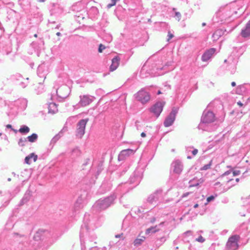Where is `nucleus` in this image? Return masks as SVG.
Instances as JSON below:
<instances>
[{"instance_id":"24","label":"nucleus","mask_w":250,"mask_h":250,"mask_svg":"<svg viewBox=\"0 0 250 250\" xmlns=\"http://www.w3.org/2000/svg\"><path fill=\"white\" fill-rule=\"evenodd\" d=\"M196 241L200 243H203L205 241V239L200 235L198 238L196 239Z\"/></svg>"},{"instance_id":"46","label":"nucleus","mask_w":250,"mask_h":250,"mask_svg":"<svg viewBox=\"0 0 250 250\" xmlns=\"http://www.w3.org/2000/svg\"><path fill=\"white\" fill-rule=\"evenodd\" d=\"M205 25H206V23H202V26H205Z\"/></svg>"},{"instance_id":"18","label":"nucleus","mask_w":250,"mask_h":250,"mask_svg":"<svg viewBox=\"0 0 250 250\" xmlns=\"http://www.w3.org/2000/svg\"><path fill=\"white\" fill-rule=\"evenodd\" d=\"M146 238L144 236H142L141 238H137L134 241V246L140 245L145 240Z\"/></svg>"},{"instance_id":"12","label":"nucleus","mask_w":250,"mask_h":250,"mask_svg":"<svg viewBox=\"0 0 250 250\" xmlns=\"http://www.w3.org/2000/svg\"><path fill=\"white\" fill-rule=\"evenodd\" d=\"M120 59L118 57H115L112 60V63L110 66L111 71L116 70L119 65Z\"/></svg>"},{"instance_id":"47","label":"nucleus","mask_w":250,"mask_h":250,"mask_svg":"<svg viewBox=\"0 0 250 250\" xmlns=\"http://www.w3.org/2000/svg\"><path fill=\"white\" fill-rule=\"evenodd\" d=\"M191 157H190V156H188V159H191Z\"/></svg>"},{"instance_id":"30","label":"nucleus","mask_w":250,"mask_h":250,"mask_svg":"<svg viewBox=\"0 0 250 250\" xmlns=\"http://www.w3.org/2000/svg\"><path fill=\"white\" fill-rule=\"evenodd\" d=\"M198 149H194L192 151V154L193 155H196L197 153H198Z\"/></svg>"},{"instance_id":"36","label":"nucleus","mask_w":250,"mask_h":250,"mask_svg":"<svg viewBox=\"0 0 250 250\" xmlns=\"http://www.w3.org/2000/svg\"><path fill=\"white\" fill-rule=\"evenodd\" d=\"M6 127L8 128H11L12 125H11L8 124L7 125H6Z\"/></svg>"},{"instance_id":"14","label":"nucleus","mask_w":250,"mask_h":250,"mask_svg":"<svg viewBox=\"0 0 250 250\" xmlns=\"http://www.w3.org/2000/svg\"><path fill=\"white\" fill-rule=\"evenodd\" d=\"M33 159V161L35 162L38 159V155L34 153H32L25 158V162L27 165L30 164V160Z\"/></svg>"},{"instance_id":"22","label":"nucleus","mask_w":250,"mask_h":250,"mask_svg":"<svg viewBox=\"0 0 250 250\" xmlns=\"http://www.w3.org/2000/svg\"><path fill=\"white\" fill-rule=\"evenodd\" d=\"M212 160L210 161V162H209V163L208 164L204 166H203V167H202L200 168V170H206L208 169H210L211 167V166L212 165Z\"/></svg>"},{"instance_id":"44","label":"nucleus","mask_w":250,"mask_h":250,"mask_svg":"<svg viewBox=\"0 0 250 250\" xmlns=\"http://www.w3.org/2000/svg\"><path fill=\"white\" fill-rule=\"evenodd\" d=\"M236 181L237 182H238L239 181V178H236Z\"/></svg>"},{"instance_id":"45","label":"nucleus","mask_w":250,"mask_h":250,"mask_svg":"<svg viewBox=\"0 0 250 250\" xmlns=\"http://www.w3.org/2000/svg\"><path fill=\"white\" fill-rule=\"evenodd\" d=\"M161 94V92L160 91H158V94Z\"/></svg>"},{"instance_id":"42","label":"nucleus","mask_w":250,"mask_h":250,"mask_svg":"<svg viewBox=\"0 0 250 250\" xmlns=\"http://www.w3.org/2000/svg\"><path fill=\"white\" fill-rule=\"evenodd\" d=\"M56 35H57V36H60V35H61V33H60V32H57V34H56Z\"/></svg>"},{"instance_id":"25","label":"nucleus","mask_w":250,"mask_h":250,"mask_svg":"<svg viewBox=\"0 0 250 250\" xmlns=\"http://www.w3.org/2000/svg\"><path fill=\"white\" fill-rule=\"evenodd\" d=\"M215 198V197L214 196H210L208 197L207 198V203H206L205 204L207 205L208 204L209 202H210V201L213 200Z\"/></svg>"},{"instance_id":"10","label":"nucleus","mask_w":250,"mask_h":250,"mask_svg":"<svg viewBox=\"0 0 250 250\" xmlns=\"http://www.w3.org/2000/svg\"><path fill=\"white\" fill-rule=\"evenodd\" d=\"M80 98V101L79 102V104L82 106H87L92 101V100L87 95L81 96Z\"/></svg>"},{"instance_id":"8","label":"nucleus","mask_w":250,"mask_h":250,"mask_svg":"<svg viewBox=\"0 0 250 250\" xmlns=\"http://www.w3.org/2000/svg\"><path fill=\"white\" fill-rule=\"evenodd\" d=\"M136 150L132 149H126L122 150L119 154V158L123 160L125 159L126 157L133 155Z\"/></svg>"},{"instance_id":"26","label":"nucleus","mask_w":250,"mask_h":250,"mask_svg":"<svg viewBox=\"0 0 250 250\" xmlns=\"http://www.w3.org/2000/svg\"><path fill=\"white\" fill-rule=\"evenodd\" d=\"M26 141V139H20L19 142V145L21 146H24V143Z\"/></svg>"},{"instance_id":"9","label":"nucleus","mask_w":250,"mask_h":250,"mask_svg":"<svg viewBox=\"0 0 250 250\" xmlns=\"http://www.w3.org/2000/svg\"><path fill=\"white\" fill-rule=\"evenodd\" d=\"M215 48H210L207 50L202 56V60L203 62H207L209 60L215 52Z\"/></svg>"},{"instance_id":"31","label":"nucleus","mask_w":250,"mask_h":250,"mask_svg":"<svg viewBox=\"0 0 250 250\" xmlns=\"http://www.w3.org/2000/svg\"><path fill=\"white\" fill-rule=\"evenodd\" d=\"M123 235V233H121L120 234H118V235H115V237H116V238H120V237H122Z\"/></svg>"},{"instance_id":"43","label":"nucleus","mask_w":250,"mask_h":250,"mask_svg":"<svg viewBox=\"0 0 250 250\" xmlns=\"http://www.w3.org/2000/svg\"><path fill=\"white\" fill-rule=\"evenodd\" d=\"M34 37H35V38H37L38 35H37V34H34Z\"/></svg>"},{"instance_id":"29","label":"nucleus","mask_w":250,"mask_h":250,"mask_svg":"<svg viewBox=\"0 0 250 250\" xmlns=\"http://www.w3.org/2000/svg\"><path fill=\"white\" fill-rule=\"evenodd\" d=\"M240 173V170H235L233 171V176L238 175Z\"/></svg>"},{"instance_id":"48","label":"nucleus","mask_w":250,"mask_h":250,"mask_svg":"<svg viewBox=\"0 0 250 250\" xmlns=\"http://www.w3.org/2000/svg\"><path fill=\"white\" fill-rule=\"evenodd\" d=\"M175 10H176V9L175 8H173V11H175Z\"/></svg>"},{"instance_id":"35","label":"nucleus","mask_w":250,"mask_h":250,"mask_svg":"<svg viewBox=\"0 0 250 250\" xmlns=\"http://www.w3.org/2000/svg\"><path fill=\"white\" fill-rule=\"evenodd\" d=\"M189 194V192H187L186 193H184L183 195V197H186L188 196Z\"/></svg>"},{"instance_id":"40","label":"nucleus","mask_w":250,"mask_h":250,"mask_svg":"<svg viewBox=\"0 0 250 250\" xmlns=\"http://www.w3.org/2000/svg\"><path fill=\"white\" fill-rule=\"evenodd\" d=\"M155 221V218H153V219L151 221L152 223H153Z\"/></svg>"},{"instance_id":"27","label":"nucleus","mask_w":250,"mask_h":250,"mask_svg":"<svg viewBox=\"0 0 250 250\" xmlns=\"http://www.w3.org/2000/svg\"><path fill=\"white\" fill-rule=\"evenodd\" d=\"M104 49H105V47L102 44H100L98 49L99 52L102 53Z\"/></svg>"},{"instance_id":"17","label":"nucleus","mask_w":250,"mask_h":250,"mask_svg":"<svg viewBox=\"0 0 250 250\" xmlns=\"http://www.w3.org/2000/svg\"><path fill=\"white\" fill-rule=\"evenodd\" d=\"M222 33L221 30L216 31L212 35V38L214 41L217 40L221 36Z\"/></svg>"},{"instance_id":"39","label":"nucleus","mask_w":250,"mask_h":250,"mask_svg":"<svg viewBox=\"0 0 250 250\" xmlns=\"http://www.w3.org/2000/svg\"><path fill=\"white\" fill-rule=\"evenodd\" d=\"M204 180L203 179H200V182L201 183H203L204 182Z\"/></svg>"},{"instance_id":"23","label":"nucleus","mask_w":250,"mask_h":250,"mask_svg":"<svg viewBox=\"0 0 250 250\" xmlns=\"http://www.w3.org/2000/svg\"><path fill=\"white\" fill-rule=\"evenodd\" d=\"M175 18L179 21L181 20V14L179 12L175 11Z\"/></svg>"},{"instance_id":"34","label":"nucleus","mask_w":250,"mask_h":250,"mask_svg":"<svg viewBox=\"0 0 250 250\" xmlns=\"http://www.w3.org/2000/svg\"><path fill=\"white\" fill-rule=\"evenodd\" d=\"M141 136L142 137H145L146 136V134L144 132H142L141 134Z\"/></svg>"},{"instance_id":"15","label":"nucleus","mask_w":250,"mask_h":250,"mask_svg":"<svg viewBox=\"0 0 250 250\" xmlns=\"http://www.w3.org/2000/svg\"><path fill=\"white\" fill-rule=\"evenodd\" d=\"M75 210L78 211L83 208V205L81 200H78L74 204Z\"/></svg>"},{"instance_id":"32","label":"nucleus","mask_w":250,"mask_h":250,"mask_svg":"<svg viewBox=\"0 0 250 250\" xmlns=\"http://www.w3.org/2000/svg\"><path fill=\"white\" fill-rule=\"evenodd\" d=\"M231 173V172L230 171H227L226 172H225L224 173V175H229V174L230 173Z\"/></svg>"},{"instance_id":"21","label":"nucleus","mask_w":250,"mask_h":250,"mask_svg":"<svg viewBox=\"0 0 250 250\" xmlns=\"http://www.w3.org/2000/svg\"><path fill=\"white\" fill-rule=\"evenodd\" d=\"M38 138V136L36 134L33 133L31 135L27 137L28 141L30 142H34Z\"/></svg>"},{"instance_id":"28","label":"nucleus","mask_w":250,"mask_h":250,"mask_svg":"<svg viewBox=\"0 0 250 250\" xmlns=\"http://www.w3.org/2000/svg\"><path fill=\"white\" fill-rule=\"evenodd\" d=\"M168 38L167 39V41H169L170 39H171L174 37V36L169 31L168 32Z\"/></svg>"},{"instance_id":"16","label":"nucleus","mask_w":250,"mask_h":250,"mask_svg":"<svg viewBox=\"0 0 250 250\" xmlns=\"http://www.w3.org/2000/svg\"><path fill=\"white\" fill-rule=\"evenodd\" d=\"M48 109L49 112L55 113L56 112L58 111L57 106L56 104L53 103H50L49 104Z\"/></svg>"},{"instance_id":"7","label":"nucleus","mask_w":250,"mask_h":250,"mask_svg":"<svg viewBox=\"0 0 250 250\" xmlns=\"http://www.w3.org/2000/svg\"><path fill=\"white\" fill-rule=\"evenodd\" d=\"M165 102H157L150 108V111L153 113L157 117L159 116L163 110Z\"/></svg>"},{"instance_id":"41","label":"nucleus","mask_w":250,"mask_h":250,"mask_svg":"<svg viewBox=\"0 0 250 250\" xmlns=\"http://www.w3.org/2000/svg\"><path fill=\"white\" fill-rule=\"evenodd\" d=\"M45 0H38L40 2H44L45 1Z\"/></svg>"},{"instance_id":"1","label":"nucleus","mask_w":250,"mask_h":250,"mask_svg":"<svg viewBox=\"0 0 250 250\" xmlns=\"http://www.w3.org/2000/svg\"><path fill=\"white\" fill-rule=\"evenodd\" d=\"M88 121V119H82L78 123L76 135L78 138H82L84 134L85 126Z\"/></svg>"},{"instance_id":"2","label":"nucleus","mask_w":250,"mask_h":250,"mask_svg":"<svg viewBox=\"0 0 250 250\" xmlns=\"http://www.w3.org/2000/svg\"><path fill=\"white\" fill-rule=\"evenodd\" d=\"M136 99L143 104L148 102L150 100V95L146 91L142 89L135 94Z\"/></svg>"},{"instance_id":"37","label":"nucleus","mask_w":250,"mask_h":250,"mask_svg":"<svg viewBox=\"0 0 250 250\" xmlns=\"http://www.w3.org/2000/svg\"><path fill=\"white\" fill-rule=\"evenodd\" d=\"M231 85L232 86H235L236 85V83L234 82H232L231 83Z\"/></svg>"},{"instance_id":"11","label":"nucleus","mask_w":250,"mask_h":250,"mask_svg":"<svg viewBox=\"0 0 250 250\" xmlns=\"http://www.w3.org/2000/svg\"><path fill=\"white\" fill-rule=\"evenodd\" d=\"M183 169V166L182 164L178 161H176L174 163L173 172L176 174H180L181 173Z\"/></svg>"},{"instance_id":"13","label":"nucleus","mask_w":250,"mask_h":250,"mask_svg":"<svg viewBox=\"0 0 250 250\" xmlns=\"http://www.w3.org/2000/svg\"><path fill=\"white\" fill-rule=\"evenodd\" d=\"M241 35L244 38L250 36V21L246 24L245 29L242 30Z\"/></svg>"},{"instance_id":"20","label":"nucleus","mask_w":250,"mask_h":250,"mask_svg":"<svg viewBox=\"0 0 250 250\" xmlns=\"http://www.w3.org/2000/svg\"><path fill=\"white\" fill-rule=\"evenodd\" d=\"M19 131L20 133L22 134L27 133L29 132L30 129L28 126L24 125L23 127L20 128Z\"/></svg>"},{"instance_id":"6","label":"nucleus","mask_w":250,"mask_h":250,"mask_svg":"<svg viewBox=\"0 0 250 250\" xmlns=\"http://www.w3.org/2000/svg\"><path fill=\"white\" fill-rule=\"evenodd\" d=\"M178 108L173 107L169 115L167 117L165 122L164 125L166 127L170 126L174 122L176 114L178 113Z\"/></svg>"},{"instance_id":"49","label":"nucleus","mask_w":250,"mask_h":250,"mask_svg":"<svg viewBox=\"0 0 250 250\" xmlns=\"http://www.w3.org/2000/svg\"><path fill=\"white\" fill-rule=\"evenodd\" d=\"M224 62H227V60H225L224 61Z\"/></svg>"},{"instance_id":"38","label":"nucleus","mask_w":250,"mask_h":250,"mask_svg":"<svg viewBox=\"0 0 250 250\" xmlns=\"http://www.w3.org/2000/svg\"><path fill=\"white\" fill-rule=\"evenodd\" d=\"M198 207V204H196L194 206V208H196Z\"/></svg>"},{"instance_id":"5","label":"nucleus","mask_w":250,"mask_h":250,"mask_svg":"<svg viewBox=\"0 0 250 250\" xmlns=\"http://www.w3.org/2000/svg\"><path fill=\"white\" fill-rule=\"evenodd\" d=\"M115 198L114 195H112L105 198L103 200L99 201L98 203L99 208L101 209L107 208L113 203Z\"/></svg>"},{"instance_id":"33","label":"nucleus","mask_w":250,"mask_h":250,"mask_svg":"<svg viewBox=\"0 0 250 250\" xmlns=\"http://www.w3.org/2000/svg\"><path fill=\"white\" fill-rule=\"evenodd\" d=\"M237 104L240 106H242L243 104L241 102H238Z\"/></svg>"},{"instance_id":"19","label":"nucleus","mask_w":250,"mask_h":250,"mask_svg":"<svg viewBox=\"0 0 250 250\" xmlns=\"http://www.w3.org/2000/svg\"><path fill=\"white\" fill-rule=\"evenodd\" d=\"M157 226L152 227L147 229L146 231V234H149L151 232L155 233L159 230V229H156Z\"/></svg>"},{"instance_id":"4","label":"nucleus","mask_w":250,"mask_h":250,"mask_svg":"<svg viewBox=\"0 0 250 250\" xmlns=\"http://www.w3.org/2000/svg\"><path fill=\"white\" fill-rule=\"evenodd\" d=\"M216 120V118L214 113L211 111H208L203 114L201 121L203 123L210 124L215 122Z\"/></svg>"},{"instance_id":"3","label":"nucleus","mask_w":250,"mask_h":250,"mask_svg":"<svg viewBox=\"0 0 250 250\" xmlns=\"http://www.w3.org/2000/svg\"><path fill=\"white\" fill-rule=\"evenodd\" d=\"M239 239L238 235H233L229 237L227 243V247L229 250H236L238 248V241Z\"/></svg>"}]
</instances>
